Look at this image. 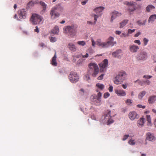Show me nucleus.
I'll list each match as a JSON object with an SVG mask.
<instances>
[{
    "label": "nucleus",
    "instance_id": "43",
    "mask_svg": "<svg viewBox=\"0 0 156 156\" xmlns=\"http://www.w3.org/2000/svg\"><path fill=\"white\" fill-rule=\"evenodd\" d=\"M143 41L144 42V45H146L147 44L149 41V40L146 38H145L144 39Z\"/></svg>",
    "mask_w": 156,
    "mask_h": 156
},
{
    "label": "nucleus",
    "instance_id": "29",
    "mask_svg": "<svg viewBox=\"0 0 156 156\" xmlns=\"http://www.w3.org/2000/svg\"><path fill=\"white\" fill-rule=\"evenodd\" d=\"M155 7L152 5H149L146 8V11L148 12L151 11L152 10L155 9Z\"/></svg>",
    "mask_w": 156,
    "mask_h": 156
},
{
    "label": "nucleus",
    "instance_id": "19",
    "mask_svg": "<svg viewBox=\"0 0 156 156\" xmlns=\"http://www.w3.org/2000/svg\"><path fill=\"white\" fill-rule=\"evenodd\" d=\"M146 139L150 141H153L155 140V137L153 134L148 133L146 135Z\"/></svg>",
    "mask_w": 156,
    "mask_h": 156
},
{
    "label": "nucleus",
    "instance_id": "24",
    "mask_svg": "<svg viewBox=\"0 0 156 156\" xmlns=\"http://www.w3.org/2000/svg\"><path fill=\"white\" fill-rule=\"evenodd\" d=\"M156 19V14L152 15L150 16L148 20L149 23H153Z\"/></svg>",
    "mask_w": 156,
    "mask_h": 156
},
{
    "label": "nucleus",
    "instance_id": "38",
    "mask_svg": "<svg viewBox=\"0 0 156 156\" xmlns=\"http://www.w3.org/2000/svg\"><path fill=\"white\" fill-rule=\"evenodd\" d=\"M49 39L50 42H54L56 41V39L55 37H50Z\"/></svg>",
    "mask_w": 156,
    "mask_h": 156
},
{
    "label": "nucleus",
    "instance_id": "16",
    "mask_svg": "<svg viewBox=\"0 0 156 156\" xmlns=\"http://www.w3.org/2000/svg\"><path fill=\"white\" fill-rule=\"evenodd\" d=\"M145 119L144 118L141 117L140 118L137 122V126L139 127H143L144 124Z\"/></svg>",
    "mask_w": 156,
    "mask_h": 156
},
{
    "label": "nucleus",
    "instance_id": "12",
    "mask_svg": "<svg viewBox=\"0 0 156 156\" xmlns=\"http://www.w3.org/2000/svg\"><path fill=\"white\" fill-rule=\"evenodd\" d=\"M147 57V53L145 52H141L137 56V58L139 60H145Z\"/></svg>",
    "mask_w": 156,
    "mask_h": 156
},
{
    "label": "nucleus",
    "instance_id": "28",
    "mask_svg": "<svg viewBox=\"0 0 156 156\" xmlns=\"http://www.w3.org/2000/svg\"><path fill=\"white\" fill-rule=\"evenodd\" d=\"M128 21L129 20H123L122 22L120 23V27L122 28L123 27H124L125 25H126V24L128 22Z\"/></svg>",
    "mask_w": 156,
    "mask_h": 156
},
{
    "label": "nucleus",
    "instance_id": "36",
    "mask_svg": "<svg viewBox=\"0 0 156 156\" xmlns=\"http://www.w3.org/2000/svg\"><path fill=\"white\" fill-rule=\"evenodd\" d=\"M146 22V20L144 21L143 22H141L140 20H138L137 22V23L139 26H142L145 25Z\"/></svg>",
    "mask_w": 156,
    "mask_h": 156
},
{
    "label": "nucleus",
    "instance_id": "30",
    "mask_svg": "<svg viewBox=\"0 0 156 156\" xmlns=\"http://www.w3.org/2000/svg\"><path fill=\"white\" fill-rule=\"evenodd\" d=\"M147 125L148 126H151V118L150 115H147Z\"/></svg>",
    "mask_w": 156,
    "mask_h": 156
},
{
    "label": "nucleus",
    "instance_id": "10",
    "mask_svg": "<svg viewBox=\"0 0 156 156\" xmlns=\"http://www.w3.org/2000/svg\"><path fill=\"white\" fill-rule=\"evenodd\" d=\"M27 10L22 9L19 11V17L21 19H25L27 15Z\"/></svg>",
    "mask_w": 156,
    "mask_h": 156
},
{
    "label": "nucleus",
    "instance_id": "46",
    "mask_svg": "<svg viewBox=\"0 0 156 156\" xmlns=\"http://www.w3.org/2000/svg\"><path fill=\"white\" fill-rule=\"evenodd\" d=\"M129 135H125L123 138L122 139V140L123 141H125L126 140L128 137H129Z\"/></svg>",
    "mask_w": 156,
    "mask_h": 156
},
{
    "label": "nucleus",
    "instance_id": "8",
    "mask_svg": "<svg viewBox=\"0 0 156 156\" xmlns=\"http://www.w3.org/2000/svg\"><path fill=\"white\" fill-rule=\"evenodd\" d=\"M56 8H52L50 14L51 16V18L52 19H55L56 18L60 16V14L57 12H56Z\"/></svg>",
    "mask_w": 156,
    "mask_h": 156
},
{
    "label": "nucleus",
    "instance_id": "49",
    "mask_svg": "<svg viewBox=\"0 0 156 156\" xmlns=\"http://www.w3.org/2000/svg\"><path fill=\"white\" fill-rule=\"evenodd\" d=\"M104 74H101L100 76H98V77L97 79L98 80H102L103 78V76H104Z\"/></svg>",
    "mask_w": 156,
    "mask_h": 156
},
{
    "label": "nucleus",
    "instance_id": "45",
    "mask_svg": "<svg viewBox=\"0 0 156 156\" xmlns=\"http://www.w3.org/2000/svg\"><path fill=\"white\" fill-rule=\"evenodd\" d=\"M110 95V94L108 92L105 93L104 95V98H106Z\"/></svg>",
    "mask_w": 156,
    "mask_h": 156
},
{
    "label": "nucleus",
    "instance_id": "15",
    "mask_svg": "<svg viewBox=\"0 0 156 156\" xmlns=\"http://www.w3.org/2000/svg\"><path fill=\"white\" fill-rule=\"evenodd\" d=\"M115 93L118 96H124L126 95V92L123 90L115 89Z\"/></svg>",
    "mask_w": 156,
    "mask_h": 156
},
{
    "label": "nucleus",
    "instance_id": "64",
    "mask_svg": "<svg viewBox=\"0 0 156 156\" xmlns=\"http://www.w3.org/2000/svg\"><path fill=\"white\" fill-rule=\"evenodd\" d=\"M34 2V4H37L39 3V1L38 0H36L35 1H33Z\"/></svg>",
    "mask_w": 156,
    "mask_h": 156
},
{
    "label": "nucleus",
    "instance_id": "41",
    "mask_svg": "<svg viewBox=\"0 0 156 156\" xmlns=\"http://www.w3.org/2000/svg\"><path fill=\"white\" fill-rule=\"evenodd\" d=\"M137 82L139 83V84H140V85H141V86L145 85V84L144 83V81H140V80H137L135 81V83H136Z\"/></svg>",
    "mask_w": 156,
    "mask_h": 156
},
{
    "label": "nucleus",
    "instance_id": "55",
    "mask_svg": "<svg viewBox=\"0 0 156 156\" xmlns=\"http://www.w3.org/2000/svg\"><path fill=\"white\" fill-rule=\"evenodd\" d=\"M113 87L112 86H110L108 90L110 92H112L113 91Z\"/></svg>",
    "mask_w": 156,
    "mask_h": 156
},
{
    "label": "nucleus",
    "instance_id": "11",
    "mask_svg": "<svg viewBox=\"0 0 156 156\" xmlns=\"http://www.w3.org/2000/svg\"><path fill=\"white\" fill-rule=\"evenodd\" d=\"M108 60L106 59H104L102 62L99 64L100 70L101 71H103L104 69L108 66Z\"/></svg>",
    "mask_w": 156,
    "mask_h": 156
},
{
    "label": "nucleus",
    "instance_id": "2",
    "mask_svg": "<svg viewBox=\"0 0 156 156\" xmlns=\"http://www.w3.org/2000/svg\"><path fill=\"white\" fill-rule=\"evenodd\" d=\"M88 66L89 68L88 73L91 74L93 77H96L99 72L98 67L97 64L91 62L89 64Z\"/></svg>",
    "mask_w": 156,
    "mask_h": 156
},
{
    "label": "nucleus",
    "instance_id": "26",
    "mask_svg": "<svg viewBox=\"0 0 156 156\" xmlns=\"http://www.w3.org/2000/svg\"><path fill=\"white\" fill-rule=\"evenodd\" d=\"M146 92L145 91H143L140 92L138 95V98L140 100H141L142 98L145 95Z\"/></svg>",
    "mask_w": 156,
    "mask_h": 156
},
{
    "label": "nucleus",
    "instance_id": "47",
    "mask_svg": "<svg viewBox=\"0 0 156 156\" xmlns=\"http://www.w3.org/2000/svg\"><path fill=\"white\" fill-rule=\"evenodd\" d=\"M135 29L133 30H131V29H128V33L129 34H132V33L134 32L135 31Z\"/></svg>",
    "mask_w": 156,
    "mask_h": 156
},
{
    "label": "nucleus",
    "instance_id": "60",
    "mask_svg": "<svg viewBox=\"0 0 156 156\" xmlns=\"http://www.w3.org/2000/svg\"><path fill=\"white\" fill-rule=\"evenodd\" d=\"M35 29H34V31L35 32H37V33H38L39 32V29L37 26H36L35 27Z\"/></svg>",
    "mask_w": 156,
    "mask_h": 156
},
{
    "label": "nucleus",
    "instance_id": "14",
    "mask_svg": "<svg viewBox=\"0 0 156 156\" xmlns=\"http://www.w3.org/2000/svg\"><path fill=\"white\" fill-rule=\"evenodd\" d=\"M129 49L131 52L135 53L138 51L139 49V47L135 44H131L129 45Z\"/></svg>",
    "mask_w": 156,
    "mask_h": 156
},
{
    "label": "nucleus",
    "instance_id": "50",
    "mask_svg": "<svg viewBox=\"0 0 156 156\" xmlns=\"http://www.w3.org/2000/svg\"><path fill=\"white\" fill-rule=\"evenodd\" d=\"M136 107L139 108H142L143 109H144L145 108V106L144 105H136Z\"/></svg>",
    "mask_w": 156,
    "mask_h": 156
},
{
    "label": "nucleus",
    "instance_id": "13",
    "mask_svg": "<svg viewBox=\"0 0 156 156\" xmlns=\"http://www.w3.org/2000/svg\"><path fill=\"white\" fill-rule=\"evenodd\" d=\"M122 15V14L116 11H113L112 14L110 21L112 22L113 20L115 19L117 16H119Z\"/></svg>",
    "mask_w": 156,
    "mask_h": 156
},
{
    "label": "nucleus",
    "instance_id": "59",
    "mask_svg": "<svg viewBox=\"0 0 156 156\" xmlns=\"http://www.w3.org/2000/svg\"><path fill=\"white\" fill-rule=\"evenodd\" d=\"M84 79L86 80H88L90 79V77L88 75H86L84 77Z\"/></svg>",
    "mask_w": 156,
    "mask_h": 156
},
{
    "label": "nucleus",
    "instance_id": "35",
    "mask_svg": "<svg viewBox=\"0 0 156 156\" xmlns=\"http://www.w3.org/2000/svg\"><path fill=\"white\" fill-rule=\"evenodd\" d=\"M68 26L65 27L63 28V33L65 34H68Z\"/></svg>",
    "mask_w": 156,
    "mask_h": 156
},
{
    "label": "nucleus",
    "instance_id": "42",
    "mask_svg": "<svg viewBox=\"0 0 156 156\" xmlns=\"http://www.w3.org/2000/svg\"><path fill=\"white\" fill-rule=\"evenodd\" d=\"M114 122V120L112 119L111 118H110L107 122L108 125H110L111 124L113 123Z\"/></svg>",
    "mask_w": 156,
    "mask_h": 156
},
{
    "label": "nucleus",
    "instance_id": "32",
    "mask_svg": "<svg viewBox=\"0 0 156 156\" xmlns=\"http://www.w3.org/2000/svg\"><path fill=\"white\" fill-rule=\"evenodd\" d=\"M54 8H56V10L59 12H62L63 10V8L61 6L60 4L57 5Z\"/></svg>",
    "mask_w": 156,
    "mask_h": 156
},
{
    "label": "nucleus",
    "instance_id": "62",
    "mask_svg": "<svg viewBox=\"0 0 156 156\" xmlns=\"http://www.w3.org/2000/svg\"><path fill=\"white\" fill-rule=\"evenodd\" d=\"M121 31H119L117 30L115 32V33L119 35L121 34Z\"/></svg>",
    "mask_w": 156,
    "mask_h": 156
},
{
    "label": "nucleus",
    "instance_id": "58",
    "mask_svg": "<svg viewBox=\"0 0 156 156\" xmlns=\"http://www.w3.org/2000/svg\"><path fill=\"white\" fill-rule=\"evenodd\" d=\"M141 34V32H139L137 33L136 34H135L134 37H137L138 36H139Z\"/></svg>",
    "mask_w": 156,
    "mask_h": 156
},
{
    "label": "nucleus",
    "instance_id": "54",
    "mask_svg": "<svg viewBox=\"0 0 156 156\" xmlns=\"http://www.w3.org/2000/svg\"><path fill=\"white\" fill-rule=\"evenodd\" d=\"M134 42L135 43L137 44L138 45H140L141 44V42L140 40H135L134 41Z\"/></svg>",
    "mask_w": 156,
    "mask_h": 156
},
{
    "label": "nucleus",
    "instance_id": "4",
    "mask_svg": "<svg viewBox=\"0 0 156 156\" xmlns=\"http://www.w3.org/2000/svg\"><path fill=\"white\" fill-rule=\"evenodd\" d=\"M30 21L34 25L42 24L43 21V18L40 16L36 13H33L31 18Z\"/></svg>",
    "mask_w": 156,
    "mask_h": 156
},
{
    "label": "nucleus",
    "instance_id": "53",
    "mask_svg": "<svg viewBox=\"0 0 156 156\" xmlns=\"http://www.w3.org/2000/svg\"><path fill=\"white\" fill-rule=\"evenodd\" d=\"M152 76H149L148 75H145L143 77L148 79H150L152 77Z\"/></svg>",
    "mask_w": 156,
    "mask_h": 156
},
{
    "label": "nucleus",
    "instance_id": "51",
    "mask_svg": "<svg viewBox=\"0 0 156 156\" xmlns=\"http://www.w3.org/2000/svg\"><path fill=\"white\" fill-rule=\"evenodd\" d=\"M150 83V81L148 80L144 81V83L145 84V85H149Z\"/></svg>",
    "mask_w": 156,
    "mask_h": 156
},
{
    "label": "nucleus",
    "instance_id": "31",
    "mask_svg": "<svg viewBox=\"0 0 156 156\" xmlns=\"http://www.w3.org/2000/svg\"><path fill=\"white\" fill-rule=\"evenodd\" d=\"M96 86L101 90H102L105 88L104 84L99 83H97Z\"/></svg>",
    "mask_w": 156,
    "mask_h": 156
},
{
    "label": "nucleus",
    "instance_id": "22",
    "mask_svg": "<svg viewBox=\"0 0 156 156\" xmlns=\"http://www.w3.org/2000/svg\"><path fill=\"white\" fill-rule=\"evenodd\" d=\"M40 5L43 7V9L41 11L42 13H44L47 9V5L44 2L40 1L39 2Z\"/></svg>",
    "mask_w": 156,
    "mask_h": 156
},
{
    "label": "nucleus",
    "instance_id": "33",
    "mask_svg": "<svg viewBox=\"0 0 156 156\" xmlns=\"http://www.w3.org/2000/svg\"><path fill=\"white\" fill-rule=\"evenodd\" d=\"M93 15H94V24H96V22L97 21V20L98 18L99 17H100V16H101V14H100V15L94 14Z\"/></svg>",
    "mask_w": 156,
    "mask_h": 156
},
{
    "label": "nucleus",
    "instance_id": "20",
    "mask_svg": "<svg viewBox=\"0 0 156 156\" xmlns=\"http://www.w3.org/2000/svg\"><path fill=\"white\" fill-rule=\"evenodd\" d=\"M124 3L125 4L128 5L129 6H133V8H129V9L130 11L133 12L135 10V9L134 7V4L133 2H129L127 1H126L124 2Z\"/></svg>",
    "mask_w": 156,
    "mask_h": 156
},
{
    "label": "nucleus",
    "instance_id": "48",
    "mask_svg": "<svg viewBox=\"0 0 156 156\" xmlns=\"http://www.w3.org/2000/svg\"><path fill=\"white\" fill-rule=\"evenodd\" d=\"M88 0H85L84 1H82L81 3L83 5H85L88 2Z\"/></svg>",
    "mask_w": 156,
    "mask_h": 156
},
{
    "label": "nucleus",
    "instance_id": "34",
    "mask_svg": "<svg viewBox=\"0 0 156 156\" xmlns=\"http://www.w3.org/2000/svg\"><path fill=\"white\" fill-rule=\"evenodd\" d=\"M77 43L78 44L80 45H81L82 46H84L86 44V42L84 41H78V42H77Z\"/></svg>",
    "mask_w": 156,
    "mask_h": 156
},
{
    "label": "nucleus",
    "instance_id": "18",
    "mask_svg": "<svg viewBox=\"0 0 156 156\" xmlns=\"http://www.w3.org/2000/svg\"><path fill=\"white\" fill-rule=\"evenodd\" d=\"M122 55V51L121 50H119L113 52L112 53V55L115 57H117L118 58H120Z\"/></svg>",
    "mask_w": 156,
    "mask_h": 156
},
{
    "label": "nucleus",
    "instance_id": "61",
    "mask_svg": "<svg viewBox=\"0 0 156 156\" xmlns=\"http://www.w3.org/2000/svg\"><path fill=\"white\" fill-rule=\"evenodd\" d=\"M91 41H92V46H93V47H94L95 45V43L94 41V40L92 39L91 40Z\"/></svg>",
    "mask_w": 156,
    "mask_h": 156
},
{
    "label": "nucleus",
    "instance_id": "52",
    "mask_svg": "<svg viewBox=\"0 0 156 156\" xmlns=\"http://www.w3.org/2000/svg\"><path fill=\"white\" fill-rule=\"evenodd\" d=\"M129 36V34L128 33L127 34H126L125 33H123L121 35V37H126Z\"/></svg>",
    "mask_w": 156,
    "mask_h": 156
},
{
    "label": "nucleus",
    "instance_id": "3",
    "mask_svg": "<svg viewBox=\"0 0 156 156\" xmlns=\"http://www.w3.org/2000/svg\"><path fill=\"white\" fill-rule=\"evenodd\" d=\"M126 75L125 72H121L115 77L114 83L118 85L121 84L125 80Z\"/></svg>",
    "mask_w": 156,
    "mask_h": 156
},
{
    "label": "nucleus",
    "instance_id": "40",
    "mask_svg": "<svg viewBox=\"0 0 156 156\" xmlns=\"http://www.w3.org/2000/svg\"><path fill=\"white\" fill-rule=\"evenodd\" d=\"M126 103L128 105H130L131 103V100L130 99H128L125 101Z\"/></svg>",
    "mask_w": 156,
    "mask_h": 156
},
{
    "label": "nucleus",
    "instance_id": "56",
    "mask_svg": "<svg viewBox=\"0 0 156 156\" xmlns=\"http://www.w3.org/2000/svg\"><path fill=\"white\" fill-rule=\"evenodd\" d=\"M87 23L88 24H89V25H94L95 24H94V22L93 23L91 21H87Z\"/></svg>",
    "mask_w": 156,
    "mask_h": 156
},
{
    "label": "nucleus",
    "instance_id": "39",
    "mask_svg": "<svg viewBox=\"0 0 156 156\" xmlns=\"http://www.w3.org/2000/svg\"><path fill=\"white\" fill-rule=\"evenodd\" d=\"M128 143L129 144L132 145H134L135 144L134 140L132 139L129 141Z\"/></svg>",
    "mask_w": 156,
    "mask_h": 156
},
{
    "label": "nucleus",
    "instance_id": "63",
    "mask_svg": "<svg viewBox=\"0 0 156 156\" xmlns=\"http://www.w3.org/2000/svg\"><path fill=\"white\" fill-rule=\"evenodd\" d=\"M88 56V54L87 53H86L85 55H83L82 57L83 58H87Z\"/></svg>",
    "mask_w": 156,
    "mask_h": 156
},
{
    "label": "nucleus",
    "instance_id": "6",
    "mask_svg": "<svg viewBox=\"0 0 156 156\" xmlns=\"http://www.w3.org/2000/svg\"><path fill=\"white\" fill-rule=\"evenodd\" d=\"M91 99L93 104L96 106H99L100 105L101 99L100 98H97V96L96 94L92 95Z\"/></svg>",
    "mask_w": 156,
    "mask_h": 156
},
{
    "label": "nucleus",
    "instance_id": "44",
    "mask_svg": "<svg viewBox=\"0 0 156 156\" xmlns=\"http://www.w3.org/2000/svg\"><path fill=\"white\" fill-rule=\"evenodd\" d=\"M108 112L105 115V118H107V117H110V115H111V111L110 110H108Z\"/></svg>",
    "mask_w": 156,
    "mask_h": 156
},
{
    "label": "nucleus",
    "instance_id": "27",
    "mask_svg": "<svg viewBox=\"0 0 156 156\" xmlns=\"http://www.w3.org/2000/svg\"><path fill=\"white\" fill-rule=\"evenodd\" d=\"M69 48L72 51H76V49L75 45L73 44H69Z\"/></svg>",
    "mask_w": 156,
    "mask_h": 156
},
{
    "label": "nucleus",
    "instance_id": "1",
    "mask_svg": "<svg viewBox=\"0 0 156 156\" xmlns=\"http://www.w3.org/2000/svg\"><path fill=\"white\" fill-rule=\"evenodd\" d=\"M114 38L110 37L106 42H102L101 39H98L96 42V44L102 48H107L109 46H112L116 44V42L113 41Z\"/></svg>",
    "mask_w": 156,
    "mask_h": 156
},
{
    "label": "nucleus",
    "instance_id": "57",
    "mask_svg": "<svg viewBox=\"0 0 156 156\" xmlns=\"http://www.w3.org/2000/svg\"><path fill=\"white\" fill-rule=\"evenodd\" d=\"M97 98H100V99H101V97L102 96V94L100 92H99L97 94Z\"/></svg>",
    "mask_w": 156,
    "mask_h": 156
},
{
    "label": "nucleus",
    "instance_id": "21",
    "mask_svg": "<svg viewBox=\"0 0 156 156\" xmlns=\"http://www.w3.org/2000/svg\"><path fill=\"white\" fill-rule=\"evenodd\" d=\"M156 100V96H150L148 99V101L150 104L153 103Z\"/></svg>",
    "mask_w": 156,
    "mask_h": 156
},
{
    "label": "nucleus",
    "instance_id": "7",
    "mask_svg": "<svg viewBox=\"0 0 156 156\" xmlns=\"http://www.w3.org/2000/svg\"><path fill=\"white\" fill-rule=\"evenodd\" d=\"M77 27L76 25H73L71 26H69V34L72 37L75 35L76 33Z\"/></svg>",
    "mask_w": 156,
    "mask_h": 156
},
{
    "label": "nucleus",
    "instance_id": "23",
    "mask_svg": "<svg viewBox=\"0 0 156 156\" xmlns=\"http://www.w3.org/2000/svg\"><path fill=\"white\" fill-rule=\"evenodd\" d=\"M59 28L58 27L56 26L51 31L50 33L54 34H58L59 33Z\"/></svg>",
    "mask_w": 156,
    "mask_h": 156
},
{
    "label": "nucleus",
    "instance_id": "17",
    "mask_svg": "<svg viewBox=\"0 0 156 156\" xmlns=\"http://www.w3.org/2000/svg\"><path fill=\"white\" fill-rule=\"evenodd\" d=\"M105 9V8L103 6H100L95 8L94 11L97 14L100 15V14H102V12Z\"/></svg>",
    "mask_w": 156,
    "mask_h": 156
},
{
    "label": "nucleus",
    "instance_id": "9",
    "mask_svg": "<svg viewBox=\"0 0 156 156\" xmlns=\"http://www.w3.org/2000/svg\"><path fill=\"white\" fill-rule=\"evenodd\" d=\"M129 116L131 120H133L136 119H138L139 117V115L136 112L133 111L130 112L129 114Z\"/></svg>",
    "mask_w": 156,
    "mask_h": 156
},
{
    "label": "nucleus",
    "instance_id": "25",
    "mask_svg": "<svg viewBox=\"0 0 156 156\" xmlns=\"http://www.w3.org/2000/svg\"><path fill=\"white\" fill-rule=\"evenodd\" d=\"M56 53H55L54 55L52 58L51 60V64L54 66H57V63L56 62Z\"/></svg>",
    "mask_w": 156,
    "mask_h": 156
},
{
    "label": "nucleus",
    "instance_id": "37",
    "mask_svg": "<svg viewBox=\"0 0 156 156\" xmlns=\"http://www.w3.org/2000/svg\"><path fill=\"white\" fill-rule=\"evenodd\" d=\"M35 5L34 3V2L33 1H31L30 2L27 4V7L30 8V7L33 6Z\"/></svg>",
    "mask_w": 156,
    "mask_h": 156
},
{
    "label": "nucleus",
    "instance_id": "5",
    "mask_svg": "<svg viewBox=\"0 0 156 156\" xmlns=\"http://www.w3.org/2000/svg\"><path fill=\"white\" fill-rule=\"evenodd\" d=\"M69 79L72 83H75L77 82L79 79V76L76 73L73 72H71L69 75Z\"/></svg>",
    "mask_w": 156,
    "mask_h": 156
}]
</instances>
